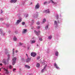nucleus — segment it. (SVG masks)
I'll return each mask as SVG.
<instances>
[{"instance_id": "nucleus-4", "label": "nucleus", "mask_w": 75, "mask_h": 75, "mask_svg": "<svg viewBox=\"0 0 75 75\" xmlns=\"http://www.w3.org/2000/svg\"><path fill=\"white\" fill-rule=\"evenodd\" d=\"M54 67H55L56 68H57V69H59V67H58V65H57V63H55L54 64Z\"/></svg>"}, {"instance_id": "nucleus-26", "label": "nucleus", "mask_w": 75, "mask_h": 75, "mask_svg": "<svg viewBox=\"0 0 75 75\" xmlns=\"http://www.w3.org/2000/svg\"><path fill=\"white\" fill-rule=\"evenodd\" d=\"M0 33L1 34H2V33H3V30H2L1 29L0 30Z\"/></svg>"}, {"instance_id": "nucleus-42", "label": "nucleus", "mask_w": 75, "mask_h": 75, "mask_svg": "<svg viewBox=\"0 0 75 75\" xmlns=\"http://www.w3.org/2000/svg\"><path fill=\"white\" fill-rule=\"evenodd\" d=\"M0 65H1V66L3 65V64H0Z\"/></svg>"}, {"instance_id": "nucleus-17", "label": "nucleus", "mask_w": 75, "mask_h": 75, "mask_svg": "<svg viewBox=\"0 0 75 75\" xmlns=\"http://www.w3.org/2000/svg\"><path fill=\"white\" fill-rule=\"evenodd\" d=\"M55 54L56 56H58V52L57 51L56 52Z\"/></svg>"}, {"instance_id": "nucleus-9", "label": "nucleus", "mask_w": 75, "mask_h": 75, "mask_svg": "<svg viewBox=\"0 0 75 75\" xmlns=\"http://www.w3.org/2000/svg\"><path fill=\"white\" fill-rule=\"evenodd\" d=\"M31 60V58H28L27 59L26 61V62H29V61Z\"/></svg>"}, {"instance_id": "nucleus-8", "label": "nucleus", "mask_w": 75, "mask_h": 75, "mask_svg": "<svg viewBox=\"0 0 75 75\" xmlns=\"http://www.w3.org/2000/svg\"><path fill=\"white\" fill-rule=\"evenodd\" d=\"M4 70L5 71H6V74H8L9 73V72L8 71V70L7 69H6V68H4Z\"/></svg>"}, {"instance_id": "nucleus-21", "label": "nucleus", "mask_w": 75, "mask_h": 75, "mask_svg": "<svg viewBox=\"0 0 75 75\" xmlns=\"http://www.w3.org/2000/svg\"><path fill=\"white\" fill-rule=\"evenodd\" d=\"M48 25H47L45 27V30H47V29H48Z\"/></svg>"}, {"instance_id": "nucleus-44", "label": "nucleus", "mask_w": 75, "mask_h": 75, "mask_svg": "<svg viewBox=\"0 0 75 75\" xmlns=\"http://www.w3.org/2000/svg\"><path fill=\"white\" fill-rule=\"evenodd\" d=\"M1 13H3V11H2L1 10Z\"/></svg>"}, {"instance_id": "nucleus-24", "label": "nucleus", "mask_w": 75, "mask_h": 75, "mask_svg": "<svg viewBox=\"0 0 75 75\" xmlns=\"http://www.w3.org/2000/svg\"><path fill=\"white\" fill-rule=\"evenodd\" d=\"M46 21V20L44 18L43 19V23H44V22H45Z\"/></svg>"}, {"instance_id": "nucleus-35", "label": "nucleus", "mask_w": 75, "mask_h": 75, "mask_svg": "<svg viewBox=\"0 0 75 75\" xmlns=\"http://www.w3.org/2000/svg\"><path fill=\"white\" fill-rule=\"evenodd\" d=\"M0 20L3 21V18H0Z\"/></svg>"}, {"instance_id": "nucleus-33", "label": "nucleus", "mask_w": 75, "mask_h": 75, "mask_svg": "<svg viewBox=\"0 0 75 75\" xmlns=\"http://www.w3.org/2000/svg\"><path fill=\"white\" fill-rule=\"evenodd\" d=\"M37 24H38V25L40 24V22H38L37 23Z\"/></svg>"}, {"instance_id": "nucleus-37", "label": "nucleus", "mask_w": 75, "mask_h": 75, "mask_svg": "<svg viewBox=\"0 0 75 75\" xmlns=\"http://www.w3.org/2000/svg\"><path fill=\"white\" fill-rule=\"evenodd\" d=\"M15 70H16V69L14 68V69H13V71H15Z\"/></svg>"}, {"instance_id": "nucleus-6", "label": "nucleus", "mask_w": 75, "mask_h": 75, "mask_svg": "<svg viewBox=\"0 0 75 75\" xmlns=\"http://www.w3.org/2000/svg\"><path fill=\"white\" fill-rule=\"evenodd\" d=\"M21 21V19L18 20L17 22L16 23V25H17V24H19V23H20Z\"/></svg>"}, {"instance_id": "nucleus-39", "label": "nucleus", "mask_w": 75, "mask_h": 75, "mask_svg": "<svg viewBox=\"0 0 75 75\" xmlns=\"http://www.w3.org/2000/svg\"><path fill=\"white\" fill-rule=\"evenodd\" d=\"M13 55L14 54V51H13Z\"/></svg>"}, {"instance_id": "nucleus-5", "label": "nucleus", "mask_w": 75, "mask_h": 75, "mask_svg": "<svg viewBox=\"0 0 75 75\" xmlns=\"http://www.w3.org/2000/svg\"><path fill=\"white\" fill-rule=\"evenodd\" d=\"M27 29H24L22 32L23 34H25V33H27Z\"/></svg>"}, {"instance_id": "nucleus-23", "label": "nucleus", "mask_w": 75, "mask_h": 75, "mask_svg": "<svg viewBox=\"0 0 75 75\" xmlns=\"http://www.w3.org/2000/svg\"><path fill=\"white\" fill-rule=\"evenodd\" d=\"M40 57L39 56H38L37 57V59L38 60V59H40Z\"/></svg>"}, {"instance_id": "nucleus-34", "label": "nucleus", "mask_w": 75, "mask_h": 75, "mask_svg": "<svg viewBox=\"0 0 75 75\" xmlns=\"http://www.w3.org/2000/svg\"><path fill=\"white\" fill-rule=\"evenodd\" d=\"M39 40L40 41H42V38H40L39 39Z\"/></svg>"}, {"instance_id": "nucleus-46", "label": "nucleus", "mask_w": 75, "mask_h": 75, "mask_svg": "<svg viewBox=\"0 0 75 75\" xmlns=\"http://www.w3.org/2000/svg\"><path fill=\"white\" fill-rule=\"evenodd\" d=\"M26 56H28L27 55V54H26Z\"/></svg>"}, {"instance_id": "nucleus-11", "label": "nucleus", "mask_w": 75, "mask_h": 75, "mask_svg": "<svg viewBox=\"0 0 75 75\" xmlns=\"http://www.w3.org/2000/svg\"><path fill=\"white\" fill-rule=\"evenodd\" d=\"M3 63L5 65H6V59H3Z\"/></svg>"}, {"instance_id": "nucleus-20", "label": "nucleus", "mask_w": 75, "mask_h": 75, "mask_svg": "<svg viewBox=\"0 0 75 75\" xmlns=\"http://www.w3.org/2000/svg\"><path fill=\"white\" fill-rule=\"evenodd\" d=\"M50 1H51V2L52 3H53L54 4H56V3H55V2H54V1H52V0H50Z\"/></svg>"}, {"instance_id": "nucleus-36", "label": "nucleus", "mask_w": 75, "mask_h": 75, "mask_svg": "<svg viewBox=\"0 0 75 75\" xmlns=\"http://www.w3.org/2000/svg\"><path fill=\"white\" fill-rule=\"evenodd\" d=\"M56 18L57 19H58V18H59V17H58V15H57V17H56Z\"/></svg>"}, {"instance_id": "nucleus-2", "label": "nucleus", "mask_w": 75, "mask_h": 75, "mask_svg": "<svg viewBox=\"0 0 75 75\" xmlns=\"http://www.w3.org/2000/svg\"><path fill=\"white\" fill-rule=\"evenodd\" d=\"M31 55L33 57H35L36 55H37V53H36L32 52L31 53Z\"/></svg>"}, {"instance_id": "nucleus-41", "label": "nucleus", "mask_w": 75, "mask_h": 75, "mask_svg": "<svg viewBox=\"0 0 75 75\" xmlns=\"http://www.w3.org/2000/svg\"><path fill=\"white\" fill-rule=\"evenodd\" d=\"M16 53H17V52H18V51H17V50H16Z\"/></svg>"}, {"instance_id": "nucleus-3", "label": "nucleus", "mask_w": 75, "mask_h": 75, "mask_svg": "<svg viewBox=\"0 0 75 75\" xmlns=\"http://www.w3.org/2000/svg\"><path fill=\"white\" fill-rule=\"evenodd\" d=\"M40 4H37L35 6V9H38L40 8Z\"/></svg>"}, {"instance_id": "nucleus-27", "label": "nucleus", "mask_w": 75, "mask_h": 75, "mask_svg": "<svg viewBox=\"0 0 75 75\" xmlns=\"http://www.w3.org/2000/svg\"><path fill=\"white\" fill-rule=\"evenodd\" d=\"M46 67H47V65H45L43 69H45Z\"/></svg>"}, {"instance_id": "nucleus-45", "label": "nucleus", "mask_w": 75, "mask_h": 75, "mask_svg": "<svg viewBox=\"0 0 75 75\" xmlns=\"http://www.w3.org/2000/svg\"><path fill=\"white\" fill-rule=\"evenodd\" d=\"M37 45V46L38 47V45Z\"/></svg>"}, {"instance_id": "nucleus-47", "label": "nucleus", "mask_w": 75, "mask_h": 75, "mask_svg": "<svg viewBox=\"0 0 75 75\" xmlns=\"http://www.w3.org/2000/svg\"><path fill=\"white\" fill-rule=\"evenodd\" d=\"M0 71H1V69H0Z\"/></svg>"}, {"instance_id": "nucleus-7", "label": "nucleus", "mask_w": 75, "mask_h": 75, "mask_svg": "<svg viewBox=\"0 0 75 75\" xmlns=\"http://www.w3.org/2000/svg\"><path fill=\"white\" fill-rule=\"evenodd\" d=\"M34 32L35 33L36 35H37L38 36V35H39V33H40V31L37 32V31H36L35 30H34Z\"/></svg>"}, {"instance_id": "nucleus-30", "label": "nucleus", "mask_w": 75, "mask_h": 75, "mask_svg": "<svg viewBox=\"0 0 75 75\" xmlns=\"http://www.w3.org/2000/svg\"><path fill=\"white\" fill-rule=\"evenodd\" d=\"M23 44L21 43V42H20L19 43V45H23Z\"/></svg>"}, {"instance_id": "nucleus-38", "label": "nucleus", "mask_w": 75, "mask_h": 75, "mask_svg": "<svg viewBox=\"0 0 75 75\" xmlns=\"http://www.w3.org/2000/svg\"><path fill=\"white\" fill-rule=\"evenodd\" d=\"M32 22L33 23H34V20H32Z\"/></svg>"}, {"instance_id": "nucleus-28", "label": "nucleus", "mask_w": 75, "mask_h": 75, "mask_svg": "<svg viewBox=\"0 0 75 75\" xmlns=\"http://www.w3.org/2000/svg\"><path fill=\"white\" fill-rule=\"evenodd\" d=\"M9 68H10V69H11V68H12V66H11V65H10L9 66Z\"/></svg>"}, {"instance_id": "nucleus-32", "label": "nucleus", "mask_w": 75, "mask_h": 75, "mask_svg": "<svg viewBox=\"0 0 75 75\" xmlns=\"http://www.w3.org/2000/svg\"><path fill=\"white\" fill-rule=\"evenodd\" d=\"M37 28V29H40V26H38Z\"/></svg>"}, {"instance_id": "nucleus-14", "label": "nucleus", "mask_w": 75, "mask_h": 75, "mask_svg": "<svg viewBox=\"0 0 75 75\" xmlns=\"http://www.w3.org/2000/svg\"><path fill=\"white\" fill-rule=\"evenodd\" d=\"M45 12L46 13H50V11L49 10H45Z\"/></svg>"}, {"instance_id": "nucleus-49", "label": "nucleus", "mask_w": 75, "mask_h": 75, "mask_svg": "<svg viewBox=\"0 0 75 75\" xmlns=\"http://www.w3.org/2000/svg\"><path fill=\"white\" fill-rule=\"evenodd\" d=\"M32 3L31 4H32Z\"/></svg>"}, {"instance_id": "nucleus-18", "label": "nucleus", "mask_w": 75, "mask_h": 75, "mask_svg": "<svg viewBox=\"0 0 75 75\" xmlns=\"http://www.w3.org/2000/svg\"><path fill=\"white\" fill-rule=\"evenodd\" d=\"M40 64L38 63H37V67H38H38H40Z\"/></svg>"}, {"instance_id": "nucleus-15", "label": "nucleus", "mask_w": 75, "mask_h": 75, "mask_svg": "<svg viewBox=\"0 0 75 75\" xmlns=\"http://www.w3.org/2000/svg\"><path fill=\"white\" fill-rule=\"evenodd\" d=\"M25 67H26V68H28V69H30V67L27 65H25Z\"/></svg>"}, {"instance_id": "nucleus-22", "label": "nucleus", "mask_w": 75, "mask_h": 75, "mask_svg": "<svg viewBox=\"0 0 75 75\" xmlns=\"http://www.w3.org/2000/svg\"><path fill=\"white\" fill-rule=\"evenodd\" d=\"M13 40L14 41H16V40H17V39L16 37H14L13 38Z\"/></svg>"}, {"instance_id": "nucleus-48", "label": "nucleus", "mask_w": 75, "mask_h": 75, "mask_svg": "<svg viewBox=\"0 0 75 75\" xmlns=\"http://www.w3.org/2000/svg\"><path fill=\"white\" fill-rule=\"evenodd\" d=\"M1 73H0V75H1Z\"/></svg>"}, {"instance_id": "nucleus-13", "label": "nucleus", "mask_w": 75, "mask_h": 75, "mask_svg": "<svg viewBox=\"0 0 75 75\" xmlns=\"http://www.w3.org/2000/svg\"><path fill=\"white\" fill-rule=\"evenodd\" d=\"M31 44H33L35 42V41L34 40H31L30 41Z\"/></svg>"}, {"instance_id": "nucleus-25", "label": "nucleus", "mask_w": 75, "mask_h": 75, "mask_svg": "<svg viewBox=\"0 0 75 75\" xmlns=\"http://www.w3.org/2000/svg\"><path fill=\"white\" fill-rule=\"evenodd\" d=\"M52 38V36H50L48 37V39H51Z\"/></svg>"}, {"instance_id": "nucleus-40", "label": "nucleus", "mask_w": 75, "mask_h": 75, "mask_svg": "<svg viewBox=\"0 0 75 75\" xmlns=\"http://www.w3.org/2000/svg\"><path fill=\"white\" fill-rule=\"evenodd\" d=\"M7 55V54H8V52H6L5 53Z\"/></svg>"}, {"instance_id": "nucleus-1", "label": "nucleus", "mask_w": 75, "mask_h": 75, "mask_svg": "<svg viewBox=\"0 0 75 75\" xmlns=\"http://www.w3.org/2000/svg\"><path fill=\"white\" fill-rule=\"evenodd\" d=\"M16 59H17V58L16 57H13L12 58V64L13 65H14V64H15V63H16Z\"/></svg>"}, {"instance_id": "nucleus-31", "label": "nucleus", "mask_w": 75, "mask_h": 75, "mask_svg": "<svg viewBox=\"0 0 75 75\" xmlns=\"http://www.w3.org/2000/svg\"><path fill=\"white\" fill-rule=\"evenodd\" d=\"M47 4V2H45L43 3V4Z\"/></svg>"}, {"instance_id": "nucleus-16", "label": "nucleus", "mask_w": 75, "mask_h": 75, "mask_svg": "<svg viewBox=\"0 0 75 75\" xmlns=\"http://www.w3.org/2000/svg\"><path fill=\"white\" fill-rule=\"evenodd\" d=\"M45 70H46V71H47V69H42L41 70L42 72L43 73V72H44V71H45Z\"/></svg>"}, {"instance_id": "nucleus-43", "label": "nucleus", "mask_w": 75, "mask_h": 75, "mask_svg": "<svg viewBox=\"0 0 75 75\" xmlns=\"http://www.w3.org/2000/svg\"><path fill=\"white\" fill-rule=\"evenodd\" d=\"M14 51V49H13V51Z\"/></svg>"}, {"instance_id": "nucleus-29", "label": "nucleus", "mask_w": 75, "mask_h": 75, "mask_svg": "<svg viewBox=\"0 0 75 75\" xmlns=\"http://www.w3.org/2000/svg\"><path fill=\"white\" fill-rule=\"evenodd\" d=\"M22 25H24L25 24V22H23L22 23Z\"/></svg>"}, {"instance_id": "nucleus-10", "label": "nucleus", "mask_w": 75, "mask_h": 75, "mask_svg": "<svg viewBox=\"0 0 75 75\" xmlns=\"http://www.w3.org/2000/svg\"><path fill=\"white\" fill-rule=\"evenodd\" d=\"M17 0H11V3H16Z\"/></svg>"}, {"instance_id": "nucleus-12", "label": "nucleus", "mask_w": 75, "mask_h": 75, "mask_svg": "<svg viewBox=\"0 0 75 75\" xmlns=\"http://www.w3.org/2000/svg\"><path fill=\"white\" fill-rule=\"evenodd\" d=\"M7 55L8 56V57L7 59L6 60V61H9V60L10 59V57H9V56H10V54H7Z\"/></svg>"}, {"instance_id": "nucleus-19", "label": "nucleus", "mask_w": 75, "mask_h": 75, "mask_svg": "<svg viewBox=\"0 0 75 75\" xmlns=\"http://www.w3.org/2000/svg\"><path fill=\"white\" fill-rule=\"evenodd\" d=\"M54 24L55 25H57V21H54Z\"/></svg>"}]
</instances>
